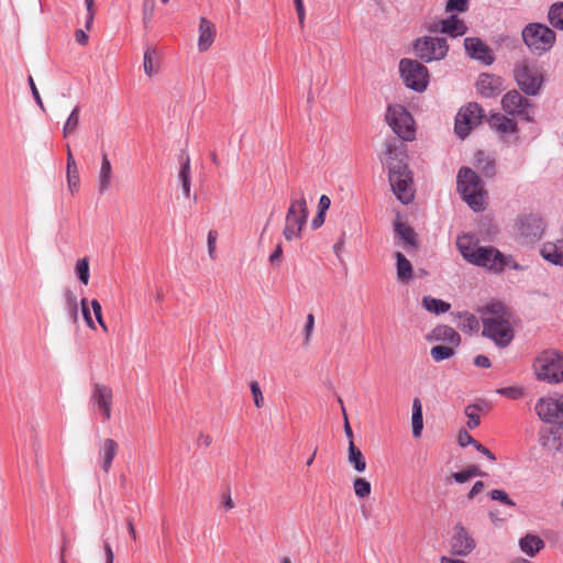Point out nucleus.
Instances as JSON below:
<instances>
[{
    "instance_id": "nucleus-43",
    "label": "nucleus",
    "mask_w": 563,
    "mask_h": 563,
    "mask_svg": "<svg viewBox=\"0 0 563 563\" xmlns=\"http://www.w3.org/2000/svg\"><path fill=\"white\" fill-rule=\"evenodd\" d=\"M89 305L90 302L88 301L87 298H82L80 300V309H81V313H82V317H84V320L87 324V327L91 330H95L96 329V324H95V321L92 320V317H91V313H90V309H89Z\"/></svg>"
},
{
    "instance_id": "nucleus-2",
    "label": "nucleus",
    "mask_w": 563,
    "mask_h": 563,
    "mask_svg": "<svg viewBox=\"0 0 563 563\" xmlns=\"http://www.w3.org/2000/svg\"><path fill=\"white\" fill-rule=\"evenodd\" d=\"M457 249L468 263L484 267L495 274L501 273L500 252L493 246H472L470 236L457 239Z\"/></svg>"
},
{
    "instance_id": "nucleus-35",
    "label": "nucleus",
    "mask_w": 563,
    "mask_h": 563,
    "mask_svg": "<svg viewBox=\"0 0 563 563\" xmlns=\"http://www.w3.org/2000/svg\"><path fill=\"white\" fill-rule=\"evenodd\" d=\"M396 260H397V278L402 283L409 282L413 275L411 263L400 252L396 253Z\"/></svg>"
},
{
    "instance_id": "nucleus-25",
    "label": "nucleus",
    "mask_w": 563,
    "mask_h": 563,
    "mask_svg": "<svg viewBox=\"0 0 563 563\" xmlns=\"http://www.w3.org/2000/svg\"><path fill=\"white\" fill-rule=\"evenodd\" d=\"M541 254L548 262L563 266V239L554 243H545Z\"/></svg>"
},
{
    "instance_id": "nucleus-56",
    "label": "nucleus",
    "mask_w": 563,
    "mask_h": 563,
    "mask_svg": "<svg viewBox=\"0 0 563 563\" xmlns=\"http://www.w3.org/2000/svg\"><path fill=\"white\" fill-rule=\"evenodd\" d=\"M457 440L461 446H466L468 444H473L475 446V443H477V441H475L465 430H461L459 432Z\"/></svg>"
},
{
    "instance_id": "nucleus-15",
    "label": "nucleus",
    "mask_w": 563,
    "mask_h": 563,
    "mask_svg": "<svg viewBox=\"0 0 563 563\" xmlns=\"http://www.w3.org/2000/svg\"><path fill=\"white\" fill-rule=\"evenodd\" d=\"M517 231L522 243H534L543 235L544 222L537 216H525L517 223Z\"/></svg>"
},
{
    "instance_id": "nucleus-50",
    "label": "nucleus",
    "mask_w": 563,
    "mask_h": 563,
    "mask_svg": "<svg viewBox=\"0 0 563 563\" xmlns=\"http://www.w3.org/2000/svg\"><path fill=\"white\" fill-rule=\"evenodd\" d=\"M500 264H501V273L506 269V268H511V269H515V271H519L521 269L522 267L514 260L512 256H506L504 255L501 252H500Z\"/></svg>"
},
{
    "instance_id": "nucleus-30",
    "label": "nucleus",
    "mask_w": 563,
    "mask_h": 563,
    "mask_svg": "<svg viewBox=\"0 0 563 563\" xmlns=\"http://www.w3.org/2000/svg\"><path fill=\"white\" fill-rule=\"evenodd\" d=\"M396 234L404 241L406 246L417 249V234L415 230L405 222L396 221L395 224Z\"/></svg>"
},
{
    "instance_id": "nucleus-38",
    "label": "nucleus",
    "mask_w": 563,
    "mask_h": 563,
    "mask_svg": "<svg viewBox=\"0 0 563 563\" xmlns=\"http://www.w3.org/2000/svg\"><path fill=\"white\" fill-rule=\"evenodd\" d=\"M75 274L82 285H88L90 279L89 260L82 257L75 264Z\"/></svg>"
},
{
    "instance_id": "nucleus-47",
    "label": "nucleus",
    "mask_w": 563,
    "mask_h": 563,
    "mask_svg": "<svg viewBox=\"0 0 563 563\" xmlns=\"http://www.w3.org/2000/svg\"><path fill=\"white\" fill-rule=\"evenodd\" d=\"M470 0H448L445 10L448 12L457 11L465 12L468 8Z\"/></svg>"
},
{
    "instance_id": "nucleus-52",
    "label": "nucleus",
    "mask_w": 563,
    "mask_h": 563,
    "mask_svg": "<svg viewBox=\"0 0 563 563\" xmlns=\"http://www.w3.org/2000/svg\"><path fill=\"white\" fill-rule=\"evenodd\" d=\"M497 393L511 400H518L523 397L522 389H497Z\"/></svg>"
},
{
    "instance_id": "nucleus-55",
    "label": "nucleus",
    "mask_w": 563,
    "mask_h": 563,
    "mask_svg": "<svg viewBox=\"0 0 563 563\" xmlns=\"http://www.w3.org/2000/svg\"><path fill=\"white\" fill-rule=\"evenodd\" d=\"M470 407H474L475 411H488L492 408V402L486 399H476L473 404L468 405Z\"/></svg>"
},
{
    "instance_id": "nucleus-14",
    "label": "nucleus",
    "mask_w": 563,
    "mask_h": 563,
    "mask_svg": "<svg viewBox=\"0 0 563 563\" xmlns=\"http://www.w3.org/2000/svg\"><path fill=\"white\" fill-rule=\"evenodd\" d=\"M503 110L511 115H518L526 121H532L533 106L517 90L508 91L501 99Z\"/></svg>"
},
{
    "instance_id": "nucleus-26",
    "label": "nucleus",
    "mask_w": 563,
    "mask_h": 563,
    "mask_svg": "<svg viewBox=\"0 0 563 563\" xmlns=\"http://www.w3.org/2000/svg\"><path fill=\"white\" fill-rule=\"evenodd\" d=\"M500 80L488 74H482L477 80V90L484 97H492L499 90Z\"/></svg>"
},
{
    "instance_id": "nucleus-5",
    "label": "nucleus",
    "mask_w": 563,
    "mask_h": 563,
    "mask_svg": "<svg viewBox=\"0 0 563 563\" xmlns=\"http://www.w3.org/2000/svg\"><path fill=\"white\" fill-rule=\"evenodd\" d=\"M537 378L550 385L563 383V355L550 350L542 352L534 361Z\"/></svg>"
},
{
    "instance_id": "nucleus-9",
    "label": "nucleus",
    "mask_w": 563,
    "mask_h": 563,
    "mask_svg": "<svg viewBox=\"0 0 563 563\" xmlns=\"http://www.w3.org/2000/svg\"><path fill=\"white\" fill-rule=\"evenodd\" d=\"M386 121L393 131L404 141H412L415 139V121L404 106H389L386 112Z\"/></svg>"
},
{
    "instance_id": "nucleus-3",
    "label": "nucleus",
    "mask_w": 563,
    "mask_h": 563,
    "mask_svg": "<svg viewBox=\"0 0 563 563\" xmlns=\"http://www.w3.org/2000/svg\"><path fill=\"white\" fill-rule=\"evenodd\" d=\"M308 214V205L303 192H294L290 197V205L286 212L285 225L283 229V235L287 241L301 238Z\"/></svg>"
},
{
    "instance_id": "nucleus-12",
    "label": "nucleus",
    "mask_w": 563,
    "mask_h": 563,
    "mask_svg": "<svg viewBox=\"0 0 563 563\" xmlns=\"http://www.w3.org/2000/svg\"><path fill=\"white\" fill-rule=\"evenodd\" d=\"M484 117L482 107L476 102H470L461 108L455 118V133L465 139L470 132L477 126Z\"/></svg>"
},
{
    "instance_id": "nucleus-39",
    "label": "nucleus",
    "mask_w": 563,
    "mask_h": 563,
    "mask_svg": "<svg viewBox=\"0 0 563 563\" xmlns=\"http://www.w3.org/2000/svg\"><path fill=\"white\" fill-rule=\"evenodd\" d=\"M548 15L550 23L555 29L563 30V2L552 4Z\"/></svg>"
},
{
    "instance_id": "nucleus-1",
    "label": "nucleus",
    "mask_w": 563,
    "mask_h": 563,
    "mask_svg": "<svg viewBox=\"0 0 563 563\" xmlns=\"http://www.w3.org/2000/svg\"><path fill=\"white\" fill-rule=\"evenodd\" d=\"M481 319L483 335L492 339L499 346H506L511 342L512 329L501 303L495 302L484 307L481 310Z\"/></svg>"
},
{
    "instance_id": "nucleus-62",
    "label": "nucleus",
    "mask_w": 563,
    "mask_h": 563,
    "mask_svg": "<svg viewBox=\"0 0 563 563\" xmlns=\"http://www.w3.org/2000/svg\"><path fill=\"white\" fill-rule=\"evenodd\" d=\"M452 477L454 478L455 482L457 483H465L467 481L471 479L466 468L461 471V472H456V473H453L452 474Z\"/></svg>"
},
{
    "instance_id": "nucleus-27",
    "label": "nucleus",
    "mask_w": 563,
    "mask_h": 563,
    "mask_svg": "<svg viewBox=\"0 0 563 563\" xmlns=\"http://www.w3.org/2000/svg\"><path fill=\"white\" fill-rule=\"evenodd\" d=\"M488 123L492 129L500 133H514L517 130L516 121L500 113L492 114L488 118Z\"/></svg>"
},
{
    "instance_id": "nucleus-51",
    "label": "nucleus",
    "mask_w": 563,
    "mask_h": 563,
    "mask_svg": "<svg viewBox=\"0 0 563 563\" xmlns=\"http://www.w3.org/2000/svg\"><path fill=\"white\" fill-rule=\"evenodd\" d=\"M500 264H501V273L506 269V268H511V269H515V271H519L521 269L522 267L514 260L512 256H506L504 255L501 252H500Z\"/></svg>"
},
{
    "instance_id": "nucleus-22",
    "label": "nucleus",
    "mask_w": 563,
    "mask_h": 563,
    "mask_svg": "<svg viewBox=\"0 0 563 563\" xmlns=\"http://www.w3.org/2000/svg\"><path fill=\"white\" fill-rule=\"evenodd\" d=\"M112 178H113V170H112L111 162L108 157V154L103 153L101 155L100 169L98 173V192L99 194L102 195L110 189Z\"/></svg>"
},
{
    "instance_id": "nucleus-29",
    "label": "nucleus",
    "mask_w": 563,
    "mask_h": 563,
    "mask_svg": "<svg viewBox=\"0 0 563 563\" xmlns=\"http://www.w3.org/2000/svg\"><path fill=\"white\" fill-rule=\"evenodd\" d=\"M347 463L357 472L363 473L366 470V460L362 451L355 445L354 441L349 443Z\"/></svg>"
},
{
    "instance_id": "nucleus-54",
    "label": "nucleus",
    "mask_w": 563,
    "mask_h": 563,
    "mask_svg": "<svg viewBox=\"0 0 563 563\" xmlns=\"http://www.w3.org/2000/svg\"><path fill=\"white\" fill-rule=\"evenodd\" d=\"M217 232L209 231L208 233V253L211 258H216V242H217Z\"/></svg>"
},
{
    "instance_id": "nucleus-19",
    "label": "nucleus",
    "mask_w": 563,
    "mask_h": 563,
    "mask_svg": "<svg viewBox=\"0 0 563 563\" xmlns=\"http://www.w3.org/2000/svg\"><path fill=\"white\" fill-rule=\"evenodd\" d=\"M464 46L471 58L489 65L494 62L490 48L478 37H466Z\"/></svg>"
},
{
    "instance_id": "nucleus-53",
    "label": "nucleus",
    "mask_w": 563,
    "mask_h": 563,
    "mask_svg": "<svg viewBox=\"0 0 563 563\" xmlns=\"http://www.w3.org/2000/svg\"><path fill=\"white\" fill-rule=\"evenodd\" d=\"M155 8V0H144L143 2V19L150 21L153 18Z\"/></svg>"
},
{
    "instance_id": "nucleus-18",
    "label": "nucleus",
    "mask_w": 563,
    "mask_h": 563,
    "mask_svg": "<svg viewBox=\"0 0 563 563\" xmlns=\"http://www.w3.org/2000/svg\"><path fill=\"white\" fill-rule=\"evenodd\" d=\"M429 30L434 33L441 32L452 37H457L467 32V26L462 19L453 14L446 19L433 22Z\"/></svg>"
},
{
    "instance_id": "nucleus-4",
    "label": "nucleus",
    "mask_w": 563,
    "mask_h": 563,
    "mask_svg": "<svg viewBox=\"0 0 563 563\" xmlns=\"http://www.w3.org/2000/svg\"><path fill=\"white\" fill-rule=\"evenodd\" d=\"M457 190L463 200L475 211L484 209L486 192L477 174L471 168L463 167L457 174Z\"/></svg>"
},
{
    "instance_id": "nucleus-21",
    "label": "nucleus",
    "mask_w": 563,
    "mask_h": 563,
    "mask_svg": "<svg viewBox=\"0 0 563 563\" xmlns=\"http://www.w3.org/2000/svg\"><path fill=\"white\" fill-rule=\"evenodd\" d=\"M216 25L207 18L201 16L199 20V37L198 49L206 52L212 45L216 37Z\"/></svg>"
},
{
    "instance_id": "nucleus-64",
    "label": "nucleus",
    "mask_w": 563,
    "mask_h": 563,
    "mask_svg": "<svg viewBox=\"0 0 563 563\" xmlns=\"http://www.w3.org/2000/svg\"><path fill=\"white\" fill-rule=\"evenodd\" d=\"M484 489V483L478 481L476 482L473 487L471 488L468 493V498H474L476 495H478Z\"/></svg>"
},
{
    "instance_id": "nucleus-32",
    "label": "nucleus",
    "mask_w": 563,
    "mask_h": 563,
    "mask_svg": "<svg viewBox=\"0 0 563 563\" xmlns=\"http://www.w3.org/2000/svg\"><path fill=\"white\" fill-rule=\"evenodd\" d=\"M411 426H412L413 438H420L422 430H423V419H422V404L419 398H415L412 401Z\"/></svg>"
},
{
    "instance_id": "nucleus-31",
    "label": "nucleus",
    "mask_w": 563,
    "mask_h": 563,
    "mask_svg": "<svg viewBox=\"0 0 563 563\" xmlns=\"http://www.w3.org/2000/svg\"><path fill=\"white\" fill-rule=\"evenodd\" d=\"M520 549L529 556H534L540 550L544 548L543 540L534 534H527L519 541Z\"/></svg>"
},
{
    "instance_id": "nucleus-37",
    "label": "nucleus",
    "mask_w": 563,
    "mask_h": 563,
    "mask_svg": "<svg viewBox=\"0 0 563 563\" xmlns=\"http://www.w3.org/2000/svg\"><path fill=\"white\" fill-rule=\"evenodd\" d=\"M80 120V107L76 106L73 111L70 112L69 117L67 118L64 126H63V135L64 137H67L68 135L73 134L78 125Z\"/></svg>"
},
{
    "instance_id": "nucleus-59",
    "label": "nucleus",
    "mask_w": 563,
    "mask_h": 563,
    "mask_svg": "<svg viewBox=\"0 0 563 563\" xmlns=\"http://www.w3.org/2000/svg\"><path fill=\"white\" fill-rule=\"evenodd\" d=\"M330 205H331L330 198L327 195H322L319 199V205H318L319 211L318 212L324 214L325 211L330 208Z\"/></svg>"
},
{
    "instance_id": "nucleus-48",
    "label": "nucleus",
    "mask_w": 563,
    "mask_h": 563,
    "mask_svg": "<svg viewBox=\"0 0 563 563\" xmlns=\"http://www.w3.org/2000/svg\"><path fill=\"white\" fill-rule=\"evenodd\" d=\"M313 328H314V317H313L312 313H309L307 316L306 323H305V327H303V334H305L303 344L305 345H309V343L311 341V335H312V332H313Z\"/></svg>"
},
{
    "instance_id": "nucleus-17",
    "label": "nucleus",
    "mask_w": 563,
    "mask_h": 563,
    "mask_svg": "<svg viewBox=\"0 0 563 563\" xmlns=\"http://www.w3.org/2000/svg\"><path fill=\"white\" fill-rule=\"evenodd\" d=\"M539 444L552 453L563 452V427H543L539 431Z\"/></svg>"
},
{
    "instance_id": "nucleus-34",
    "label": "nucleus",
    "mask_w": 563,
    "mask_h": 563,
    "mask_svg": "<svg viewBox=\"0 0 563 563\" xmlns=\"http://www.w3.org/2000/svg\"><path fill=\"white\" fill-rule=\"evenodd\" d=\"M421 303L427 311L435 314L445 313L451 308L449 302L433 298L431 296H423Z\"/></svg>"
},
{
    "instance_id": "nucleus-28",
    "label": "nucleus",
    "mask_w": 563,
    "mask_h": 563,
    "mask_svg": "<svg viewBox=\"0 0 563 563\" xmlns=\"http://www.w3.org/2000/svg\"><path fill=\"white\" fill-rule=\"evenodd\" d=\"M67 184L71 192L79 188V174L77 164L71 153L69 145H67V163H66Z\"/></svg>"
},
{
    "instance_id": "nucleus-20",
    "label": "nucleus",
    "mask_w": 563,
    "mask_h": 563,
    "mask_svg": "<svg viewBox=\"0 0 563 563\" xmlns=\"http://www.w3.org/2000/svg\"><path fill=\"white\" fill-rule=\"evenodd\" d=\"M119 445L112 439H104L99 443L98 448V462L100 464L101 470L108 474L113 460L118 454Z\"/></svg>"
},
{
    "instance_id": "nucleus-61",
    "label": "nucleus",
    "mask_w": 563,
    "mask_h": 563,
    "mask_svg": "<svg viewBox=\"0 0 563 563\" xmlns=\"http://www.w3.org/2000/svg\"><path fill=\"white\" fill-rule=\"evenodd\" d=\"M254 404L257 408H261L264 405V397L262 394V389H251Z\"/></svg>"
},
{
    "instance_id": "nucleus-10",
    "label": "nucleus",
    "mask_w": 563,
    "mask_h": 563,
    "mask_svg": "<svg viewBox=\"0 0 563 563\" xmlns=\"http://www.w3.org/2000/svg\"><path fill=\"white\" fill-rule=\"evenodd\" d=\"M413 51L418 58L424 63H431L446 56L449 44L444 37L422 36L415 41Z\"/></svg>"
},
{
    "instance_id": "nucleus-36",
    "label": "nucleus",
    "mask_w": 563,
    "mask_h": 563,
    "mask_svg": "<svg viewBox=\"0 0 563 563\" xmlns=\"http://www.w3.org/2000/svg\"><path fill=\"white\" fill-rule=\"evenodd\" d=\"M459 318V328L466 333H473L478 331L479 322L478 319L470 312H461L457 316Z\"/></svg>"
},
{
    "instance_id": "nucleus-16",
    "label": "nucleus",
    "mask_w": 563,
    "mask_h": 563,
    "mask_svg": "<svg viewBox=\"0 0 563 563\" xmlns=\"http://www.w3.org/2000/svg\"><path fill=\"white\" fill-rule=\"evenodd\" d=\"M475 540L466 528L461 523L455 525L450 539L451 553L457 556H466L475 549Z\"/></svg>"
},
{
    "instance_id": "nucleus-23",
    "label": "nucleus",
    "mask_w": 563,
    "mask_h": 563,
    "mask_svg": "<svg viewBox=\"0 0 563 563\" xmlns=\"http://www.w3.org/2000/svg\"><path fill=\"white\" fill-rule=\"evenodd\" d=\"M112 398V389H95L91 396L93 406L103 413L106 419H110L111 416Z\"/></svg>"
},
{
    "instance_id": "nucleus-33",
    "label": "nucleus",
    "mask_w": 563,
    "mask_h": 563,
    "mask_svg": "<svg viewBox=\"0 0 563 563\" xmlns=\"http://www.w3.org/2000/svg\"><path fill=\"white\" fill-rule=\"evenodd\" d=\"M178 179L181 184L183 192L186 198L190 197V185H191V168L190 157L186 155L181 163L180 170L178 173Z\"/></svg>"
},
{
    "instance_id": "nucleus-41",
    "label": "nucleus",
    "mask_w": 563,
    "mask_h": 563,
    "mask_svg": "<svg viewBox=\"0 0 563 563\" xmlns=\"http://www.w3.org/2000/svg\"><path fill=\"white\" fill-rule=\"evenodd\" d=\"M354 493L360 498H365L371 494V483L363 477H356L353 482Z\"/></svg>"
},
{
    "instance_id": "nucleus-8",
    "label": "nucleus",
    "mask_w": 563,
    "mask_h": 563,
    "mask_svg": "<svg viewBox=\"0 0 563 563\" xmlns=\"http://www.w3.org/2000/svg\"><path fill=\"white\" fill-rule=\"evenodd\" d=\"M522 38L534 53L549 51L555 43V33L544 24L530 23L522 30Z\"/></svg>"
},
{
    "instance_id": "nucleus-46",
    "label": "nucleus",
    "mask_w": 563,
    "mask_h": 563,
    "mask_svg": "<svg viewBox=\"0 0 563 563\" xmlns=\"http://www.w3.org/2000/svg\"><path fill=\"white\" fill-rule=\"evenodd\" d=\"M465 415H466V417L468 419L467 420V427L470 429H474V428L479 426V423H481L479 412L475 411L474 407L467 406L465 408Z\"/></svg>"
},
{
    "instance_id": "nucleus-45",
    "label": "nucleus",
    "mask_w": 563,
    "mask_h": 563,
    "mask_svg": "<svg viewBox=\"0 0 563 563\" xmlns=\"http://www.w3.org/2000/svg\"><path fill=\"white\" fill-rule=\"evenodd\" d=\"M90 307L93 311L95 318H96L97 322L99 323V325L102 328V330L104 332H108V327H107L106 322L103 321L102 308H101L100 302L97 299H92L90 301Z\"/></svg>"
},
{
    "instance_id": "nucleus-57",
    "label": "nucleus",
    "mask_w": 563,
    "mask_h": 563,
    "mask_svg": "<svg viewBox=\"0 0 563 563\" xmlns=\"http://www.w3.org/2000/svg\"><path fill=\"white\" fill-rule=\"evenodd\" d=\"M294 3H295L296 11H297V14H298L299 25L301 27H303L305 19H306V11H305V7H303V2H302V0H294Z\"/></svg>"
},
{
    "instance_id": "nucleus-49",
    "label": "nucleus",
    "mask_w": 563,
    "mask_h": 563,
    "mask_svg": "<svg viewBox=\"0 0 563 563\" xmlns=\"http://www.w3.org/2000/svg\"><path fill=\"white\" fill-rule=\"evenodd\" d=\"M500 264H501V273L506 269V268H511V269H515V271H519L521 269L522 267L514 260L512 256H506L504 255L501 252H500Z\"/></svg>"
},
{
    "instance_id": "nucleus-13",
    "label": "nucleus",
    "mask_w": 563,
    "mask_h": 563,
    "mask_svg": "<svg viewBox=\"0 0 563 563\" xmlns=\"http://www.w3.org/2000/svg\"><path fill=\"white\" fill-rule=\"evenodd\" d=\"M536 413L545 423L563 420V396L553 394L540 398L534 406Z\"/></svg>"
},
{
    "instance_id": "nucleus-63",
    "label": "nucleus",
    "mask_w": 563,
    "mask_h": 563,
    "mask_svg": "<svg viewBox=\"0 0 563 563\" xmlns=\"http://www.w3.org/2000/svg\"><path fill=\"white\" fill-rule=\"evenodd\" d=\"M475 449L484 454L487 459H489L490 461H495L496 460V456L493 452H490L487 448H485L483 444L481 443H475Z\"/></svg>"
},
{
    "instance_id": "nucleus-42",
    "label": "nucleus",
    "mask_w": 563,
    "mask_h": 563,
    "mask_svg": "<svg viewBox=\"0 0 563 563\" xmlns=\"http://www.w3.org/2000/svg\"><path fill=\"white\" fill-rule=\"evenodd\" d=\"M156 55L155 49L147 48L144 52V58H143V67L144 71L148 77H152L156 74V70L154 69L153 59Z\"/></svg>"
},
{
    "instance_id": "nucleus-44",
    "label": "nucleus",
    "mask_w": 563,
    "mask_h": 563,
    "mask_svg": "<svg viewBox=\"0 0 563 563\" xmlns=\"http://www.w3.org/2000/svg\"><path fill=\"white\" fill-rule=\"evenodd\" d=\"M489 496L493 500L500 501L507 506H510V507L516 506L515 501L503 489H494L489 493Z\"/></svg>"
},
{
    "instance_id": "nucleus-60",
    "label": "nucleus",
    "mask_w": 563,
    "mask_h": 563,
    "mask_svg": "<svg viewBox=\"0 0 563 563\" xmlns=\"http://www.w3.org/2000/svg\"><path fill=\"white\" fill-rule=\"evenodd\" d=\"M198 445L209 448L212 443V437L210 434L200 432L197 439Z\"/></svg>"
},
{
    "instance_id": "nucleus-7",
    "label": "nucleus",
    "mask_w": 563,
    "mask_h": 563,
    "mask_svg": "<svg viewBox=\"0 0 563 563\" xmlns=\"http://www.w3.org/2000/svg\"><path fill=\"white\" fill-rule=\"evenodd\" d=\"M400 76L409 89L422 92L429 85V70L417 59L402 58L399 63Z\"/></svg>"
},
{
    "instance_id": "nucleus-58",
    "label": "nucleus",
    "mask_w": 563,
    "mask_h": 563,
    "mask_svg": "<svg viewBox=\"0 0 563 563\" xmlns=\"http://www.w3.org/2000/svg\"><path fill=\"white\" fill-rule=\"evenodd\" d=\"M29 85H30V88H31V90H32V95H33V97H34V99H35V101H36V103H37L42 109H44V106H43V102H42V99H41L40 92H38V90H37V88H36V86H35V82H34V80H33V78H32L31 76L29 77Z\"/></svg>"
},
{
    "instance_id": "nucleus-11",
    "label": "nucleus",
    "mask_w": 563,
    "mask_h": 563,
    "mask_svg": "<svg viewBox=\"0 0 563 563\" xmlns=\"http://www.w3.org/2000/svg\"><path fill=\"white\" fill-rule=\"evenodd\" d=\"M515 79L520 89L529 95L536 96L539 93L543 84V76L540 69L528 63V60H520L515 66Z\"/></svg>"
},
{
    "instance_id": "nucleus-6",
    "label": "nucleus",
    "mask_w": 563,
    "mask_h": 563,
    "mask_svg": "<svg viewBox=\"0 0 563 563\" xmlns=\"http://www.w3.org/2000/svg\"><path fill=\"white\" fill-rule=\"evenodd\" d=\"M389 183L394 194L402 203H409L413 199L412 176L402 161L389 164Z\"/></svg>"
},
{
    "instance_id": "nucleus-24",
    "label": "nucleus",
    "mask_w": 563,
    "mask_h": 563,
    "mask_svg": "<svg viewBox=\"0 0 563 563\" xmlns=\"http://www.w3.org/2000/svg\"><path fill=\"white\" fill-rule=\"evenodd\" d=\"M431 340L442 341L452 346H459L461 342L460 334L449 325H438L432 330Z\"/></svg>"
},
{
    "instance_id": "nucleus-40",
    "label": "nucleus",
    "mask_w": 563,
    "mask_h": 563,
    "mask_svg": "<svg viewBox=\"0 0 563 563\" xmlns=\"http://www.w3.org/2000/svg\"><path fill=\"white\" fill-rule=\"evenodd\" d=\"M454 347L452 345H435L430 350V355L433 361L441 362L454 355Z\"/></svg>"
}]
</instances>
